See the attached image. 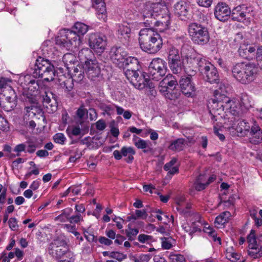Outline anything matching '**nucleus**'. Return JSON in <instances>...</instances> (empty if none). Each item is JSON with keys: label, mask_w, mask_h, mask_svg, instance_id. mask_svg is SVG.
<instances>
[{"label": "nucleus", "mask_w": 262, "mask_h": 262, "mask_svg": "<svg viewBox=\"0 0 262 262\" xmlns=\"http://www.w3.org/2000/svg\"><path fill=\"white\" fill-rule=\"evenodd\" d=\"M201 63L200 72L206 77V80L211 83L219 82V77L216 68L206 59L204 63Z\"/></svg>", "instance_id": "13"}, {"label": "nucleus", "mask_w": 262, "mask_h": 262, "mask_svg": "<svg viewBox=\"0 0 262 262\" xmlns=\"http://www.w3.org/2000/svg\"><path fill=\"white\" fill-rule=\"evenodd\" d=\"M125 70H139L140 66L137 58L130 56L127 57L124 61Z\"/></svg>", "instance_id": "28"}, {"label": "nucleus", "mask_w": 262, "mask_h": 262, "mask_svg": "<svg viewBox=\"0 0 262 262\" xmlns=\"http://www.w3.org/2000/svg\"><path fill=\"white\" fill-rule=\"evenodd\" d=\"M165 98L170 100L177 99L180 95L178 83L174 76L168 74L165 77Z\"/></svg>", "instance_id": "9"}, {"label": "nucleus", "mask_w": 262, "mask_h": 262, "mask_svg": "<svg viewBox=\"0 0 262 262\" xmlns=\"http://www.w3.org/2000/svg\"><path fill=\"white\" fill-rule=\"evenodd\" d=\"M134 144L138 148L143 149L144 152H147L151 150L150 147L151 143L149 141H145L141 139H139L136 136H134Z\"/></svg>", "instance_id": "30"}, {"label": "nucleus", "mask_w": 262, "mask_h": 262, "mask_svg": "<svg viewBox=\"0 0 262 262\" xmlns=\"http://www.w3.org/2000/svg\"><path fill=\"white\" fill-rule=\"evenodd\" d=\"M29 85L28 90L33 92L36 91H37L39 89V85L37 80H31L29 82Z\"/></svg>", "instance_id": "51"}, {"label": "nucleus", "mask_w": 262, "mask_h": 262, "mask_svg": "<svg viewBox=\"0 0 262 262\" xmlns=\"http://www.w3.org/2000/svg\"><path fill=\"white\" fill-rule=\"evenodd\" d=\"M176 241L171 236L165 237V249H169L176 246Z\"/></svg>", "instance_id": "47"}, {"label": "nucleus", "mask_w": 262, "mask_h": 262, "mask_svg": "<svg viewBox=\"0 0 262 262\" xmlns=\"http://www.w3.org/2000/svg\"><path fill=\"white\" fill-rule=\"evenodd\" d=\"M182 93L187 97L194 95L195 86L190 77L182 78L179 81Z\"/></svg>", "instance_id": "21"}, {"label": "nucleus", "mask_w": 262, "mask_h": 262, "mask_svg": "<svg viewBox=\"0 0 262 262\" xmlns=\"http://www.w3.org/2000/svg\"><path fill=\"white\" fill-rule=\"evenodd\" d=\"M176 203L178 205L177 209L181 211H184V209H188L191 205L186 201V198L184 195H180L177 198Z\"/></svg>", "instance_id": "34"}, {"label": "nucleus", "mask_w": 262, "mask_h": 262, "mask_svg": "<svg viewBox=\"0 0 262 262\" xmlns=\"http://www.w3.org/2000/svg\"><path fill=\"white\" fill-rule=\"evenodd\" d=\"M72 29H73L74 31L80 37V36H83L88 32L89 27L84 23L76 22L72 27Z\"/></svg>", "instance_id": "33"}, {"label": "nucleus", "mask_w": 262, "mask_h": 262, "mask_svg": "<svg viewBox=\"0 0 262 262\" xmlns=\"http://www.w3.org/2000/svg\"><path fill=\"white\" fill-rule=\"evenodd\" d=\"M69 250L66 241L59 238L54 239L48 247L49 254L56 260Z\"/></svg>", "instance_id": "10"}, {"label": "nucleus", "mask_w": 262, "mask_h": 262, "mask_svg": "<svg viewBox=\"0 0 262 262\" xmlns=\"http://www.w3.org/2000/svg\"><path fill=\"white\" fill-rule=\"evenodd\" d=\"M227 255V257H229V259L234 262L239 259L241 257V255L239 254L232 251H228Z\"/></svg>", "instance_id": "54"}, {"label": "nucleus", "mask_w": 262, "mask_h": 262, "mask_svg": "<svg viewBox=\"0 0 262 262\" xmlns=\"http://www.w3.org/2000/svg\"><path fill=\"white\" fill-rule=\"evenodd\" d=\"M56 260L57 262H74L75 255L72 252L69 250Z\"/></svg>", "instance_id": "37"}, {"label": "nucleus", "mask_w": 262, "mask_h": 262, "mask_svg": "<svg viewBox=\"0 0 262 262\" xmlns=\"http://www.w3.org/2000/svg\"><path fill=\"white\" fill-rule=\"evenodd\" d=\"M150 258L149 254H141L135 260V262H148Z\"/></svg>", "instance_id": "60"}, {"label": "nucleus", "mask_w": 262, "mask_h": 262, "mask_svg": "<svg viewBox=\"0 0 262 262\" xmlns=\"http://www.w3.org/2000/svg\"><path fill=\"white\" fill-rule=\"evenodd\" d=\"M81 219V215L80 213H77L75 215L71 216L68 220L71 223H78Z\"/></svg>", "instance_id": "63"}, {"label": "nucleus", "mask_w": 262, "mask_h": 262, "mask_svg": "<svg viewBox=\"0 0 262 262\" xmlns=\"http://www.w3.org/2000/svg\"><path fill=\"white\" fill-rule=\"evenodd\" d=\"M227 91L224 85H220L219 89L214 92V98L210 99L208 102V108L212 110L214 114L217 112L220 115L222 111L229 113L232 115L235 116L237 114L236 110V104L230 98L226 96Z\"/></svg>", "instance_id": "1"}, {"label": "nucleus", "mask_w": 262, "mask_h": 262, "mask_svg": "<svg viewBox=\"0 0 262 262\" xmlns=\"http://www.w3.org/2000/svg\"><path fill=\"white\" fill-rule=\"evenodd\" d=\"M96 128L99 130H103L106 127L105 121L102 120H99L96 123Z\"/></svg>", "instance_id": "64"}, {"label": "nucleus", "mask_w": 262, "mask_h": 262, "mask_svg": "<svg viewBox=\"0 0 262 262\" xmlns=\"http://www.w3.org/2000/svg\"><path fill=\"white\" fill-rule=\"evenodd\" d=\"M32 70V75L35 78H41L43 81L47 82L54 79L55 68L48 59L38 57Z\"/></svg>", "instance_id": "4"}, {"label": "nucleus", "mask_w": 262, "mask_h": 262, "mask_svg": "<svg viewBox=\"0 0 262 262\" xmlns=\"http://www.w3.org/2000/svg\"><path fill=\"white\" fill-rule=\"evenodd\" d=\"M63 227L68 232L73 233L74 235H79V233L76 231L75 226L74 225L66 224L63 225Z\"/></svg>", "instance_id": "56"}, {"label": "nucleus", "mask_w": 262, "mask_h": 262, "mask_svg": "<svg viewBox=\"0 0 262 262\" xmlns=\"http://www.w3.org/2000/svg\"><path fill=\"white\" fill-rule=\"evenodd\" d=\"M87 61L83 67L89 79L94 80L100 74V68L97 60Z\"/></svg>", "instance_id": "19"}, {"label": "nucleus", "mask_w": 262, "mask_h": 262, "mask_svg": "<svg viewBox=\"0 0 262 262\" xmlns=\"http://www.w3.org/2000/svg\"><path fill=\"white\" fill-rule=\"evenodd\" d=\"M8 79L5 78H2L0 79V89H5L3 90L2 93H5L7 94V92H9V91L8 90V89L9 87H10V86L8 85Z\"/></svg>", "instance_id": "55"}, {"label": "nucleus", "mask_w": 262, "mask_h": 262, "mask_svg": "<svg viewBox=\"0 0 262 262\" xmlns=\"http://www.w3.org/2000/svg\"><path fill=\"white\" fill-rule=\"evenodd\" d=\"M238 113L235 115L230 117L231 125H236V130L237 133H240L241 136H245L247 133H249L250 126L248 122L242 119H238L236 120L234 116H236Z\"/></svg>", "instance_id": "23"}, {"label": "nucleus", "mask_w": 262, "mask_h": 262, "mask_svg": "<svg viewBox=\"0 0 262 262\" xmlns=\"http://www.w3.org/2000/svg\"><path fill=\"white\" fill-rule=\"evenodd\" d=\"M247 241L249 243V248L251 250H257L260 246L257 243L255 231L251 230L250 234L247 236Z\"/></svg>", "instance_id": "35"}, {"label": "nucleus", "mask_w": 262, "mask_h": 262, "mask_svg": "<svg viewBox=\"0 0 262 262\" xmlns=\"http://www.w3.org/2000/svg\"><path fill=\"white\" fill-rule=\"evenodd\" d=\"M135 214L137 219L141 218L146 219L148 215L147 211L145 210H136L135 211Z\"/></svg>", "instance_id": "59"}, {"label": "nucleus", "mask_w": 262, "mask_h": 262, "mask_svg": "<svg viewBox=\"0 0 262 262\" xmlns=\"http://www.w3.org/2000/svg\"><path fill=\"white\" fill-rule=\"evenodd\" d=\"M90 48L98 54L103 53L106 46V37L99 33H91L89 37Z\"/></svg>", "instance_id": "12"}, {"label": "nucleus", "mask_w": 262, "mask_h": 262, "mask_svg": "<svg viewBox=\"0 0 262 262\" xmlns=\"http://www.w3.org/2000/svg\"><path fill=\"white\" fill-rule=\"evenodd\" d=\"M80 37L74 30L63 29L59 32L56 39V43L61 47L70 49L72 46L76 47L80 43Z\"/></svg>", "instance_id": "8"}, {"label": "nucleus", "mask_w": 262, "mask_h": 262, "mask_svg": "<svg viewBox=\"0 0 262 262\" xmlns=\"http://www.w3.org/2000/svg\"><path fill=\"white\" fill-rule=\"evenodd\" d=\"M229 214V212H224L220 215H218L215 220L214 223L215 224L223 225L226 223L228 220V217H223V215Z\"/></svg>", "instance_id": "45"}, {"label": "nucleus", "mask_w": 262, "mask_h": 262, "mask_svg": "<svg viewBox=\"0 0 262 262\" xmlns=\"http://www.w3.org/2000/svg\"><path fill=\"white\" fill-rule=\"evenodd\" d=\"M60 85L64 89L65 93H69L73 89V80L70 79H66L60 83Z\"/></svg>", "instance_id": "39"}, {"label": "nucleus", "mask_w": 262, "mask_h": 262, "mask_svg": "<svg viewBox=\"0 0 262 262\" xmlns=\"http://www.w3.org/2000/svg\"><path fill=\"white\" fill-rule=\"evenodd\" d=\"M214 13L218 20L225 21L228 20L231 14V10L226 4L219 3L215 7Z\"/></svg>", "instance_id": "22"}, {"label": "nucleus", "mask_w": 262, "mask_h": 262, "mask_svg": "<svg viewBox=\"0 0 262 262\" xmlns=\"http://www.w3.org/2000/svg\"><path fill=\"white\" fill-rule=\"evenodd\" d=\"M248 255L253 258H258L262 256V246L259 247L257 250L248 251Z\"/></svg>", "instance_id": "48"}, {"label": "nucleus", "mask_w": 262, "mask_h": 262, "mask_svg": "<svg viewBox=\"0 0 262 262\" xmlns=\"http://www.w3.org/2000/svg\"><path fill=\"white\" fill-rule=\"evenodd\" d=\"M163 6L164 3H154L149 2L146 3L143 10L144 17L149 18L152 16L155 17L161 16V17L163 18Z\"/></svg>", "instance_id": "16"}, {"label": "nucleus", "mask_w": 262, "mask_h": 262, "mask_svg": "<svg viewBox=\"0 0 262 262\" xmlns=\"http://www.w3.org/2000/svg\"><path fill=\"white\" fill-rule=\"evenodd\" d=\"M122 157H126L124 161L127 163H131L134 160L133 156L135 155L136 152L133 147L123 146L121 149Z\"/></svg>", "instance_id": "29"}, {"label": "nucleus", "mask_w": 262, "mask_h": 262, "mask_svg": "<svg viewBox=\"0 0 262 262\" xmlns=\"http://www.w3.org/2000/svg\"><path fill=\"white\" fill-rule=\"evenodd\" d=\"M73 209L71 208H67L64 209L62 211V212L61 214L59 215L56 217V220H59L61 222H64L65 219L63 218L64 217L66 219L69 220L71 217V214L72 213Z\"/></svg>", "instance_id": "38"}, {"label": "nucleus", "mask_w": 262, "mask_h": 262, "mask_svg": "<svg viewBox=\"0 0 262 262\" xmlns=\"http://www.w3.org/2000/svg\"><path fill=\"white\" fill-rule=\"evenodd\" d=\"M78 58L81 63L85 64L87 61L96 60L92 50L88 48H83L78 52Z\"/></svg>", "instance_id": "27"}, {"label": "nucleus", "mask_w": 262, "mask_h": 262, "mask_svg": "<svg viewBox=\"0 0 262 262\" xmlns=\"http://www.w3.org/2000/svg\"><path fill=\"white\" fill-rule=\"evenodd\" d=\"M169 66L173 73H178L181 70V61L178 50L172 47L168 52Z\"/></svg>", "instance_id": "18"}, {"label": "nucleus", "mask_w": 262, "mask_h": 262, "mask_svg": "<svg viewBox=\"0 0 262 262\" xmlns=\"http://www.w3.org/2000/svg\"><path fill=\"white\" fill-rule=\"evenodd\" d=\"M118 34L124 36V37H128V35L130 33V29L125 25H119L118 30Z\"/></svg>", "instance_id": "43"}, {"label": "nucleus", "mask_w": 262, "mask_h": 262, "mask_svg": "<svg viewBox=\"0 0 262 262\" xmlns=\"http://www.w3.org/2000/svg\"><path fill=\"white\" fill-rule=\"evenodd\" d=\"M190 5L183 1L178 2L174 7L175 13L182 20H186L190 17Z\"/></svg>", "instance_id": "20"}, {"label": "nucleus", "mask_w": 262, "mask_h": 262, "mask_svg": "<svg viewBox=\"0 0 262 262\" xmlns=\"http://www.w3.org/2000/svg\"><path fill=\"white\" fill-rule=\"evenodd\" d=\"M21 99L23 101L28 102L31 104L34 103L35 102L34 95L31 94L28 91L23 92L21 96Z\"/></svg>", "instance_id": "41"}, {"label": "nucleus", "mask_w": 262, "mask_h": 262, "mask_svg": "<svg viewBox=\"0 0 262 262\" xmlns=\"http://www.w3.org/2000/svg\"><path fill=\"white\" fill-rule=\"evenodd\" d=\"M53 139L56 143L63 144L66 140V138L62 133H57L54 136Z\"/></svg>", "instance_id": "50"}, {"label": "nucleus", "mask_w": 262, "mask_h": 262, "mask_svg": "<svg viewBox=\"0 0 262 262\" xmlns=\"http://www.w3.org/2000/svg\"><path fill=\"white\" fill-rule=\"evenodd\" d=\"M185 140L179 138L171 142L168 148L172 151H179L183 149L185 146Z\"/></svg>", "instance_id": "31"}, {"label": "nucleus", "mask_w": 262, "mask_h": 262, "mask_svg": "<svg viewBox=\"0 0 262 262\" xmlns=\"http://www.w3.org/2000/svg\"><path fill=\"white\" fill-rule=\"evenodd\" d=\"M167 12L165 11V19H166V24L165 25V32L166 31H168L167 33L168 34H171L172 32H173L174 31V26H171V14L169 13V11L167 9Z\"/></svg>", "instance_id": "36"}, {"label": "nucleus", "mask_w": 262, "mask_h": 262, "mask_svg": "<svg viewBox=\"0 0 262 262\" xmlns=\"http://www.w3.org/2000/svg\"><path fill=\"white\" fill-rule=\"evenodd\" d=\"M151 238V237L150 236L144 234H140L138 237V241L142 243L147 242L150 241Z\"/></svg>", "instance_id": "62"}, {"label": "nucleus", "mask_w": 262, "mask_h": 262, "mask_svg": "<svg viewBox=\"0 0 262 262\" xmlns=\"http://www.w3.org/2000/svg\"><path fill=\"white\" fill-rule=\"evenodd\" d=\"M148 70L149 72V77H151L153 80L159 81L158 89L159 92L164 93V61L161 59L153 60L150 63Z\"/></svg>", "instance_id": "7"}, {"label": "nucleus", "mask_w": 262, "mask_h": 262, "mask_svg": "<svg viewBox=\"0 0 262 262\" xmlns=\"http://www.w3.org/2000/svg\"><path fill=\"white\" fill-rule=\"evenodd\" d=\"M139 70H125L124 74L126 78L136 88L142 90L146 87L149 89L154 88L153 83L150 81L149 79L146 78L145 73H143L142 75L139 76L138 74Z\"/></svg>", "instance_id": "6"}, {"label": "nucleus", "mask_w": 262, "mask_h": 262, "mask_svg": "<svg viewBox=\"0 0 262 262\" xmlns=\"http://www.w3.org/2000/svg\"><path fill=\"white\" fill-rule=\"evenodd\" d=\"M111 257L115 258L119 261H122L123 259L126 258V256L122 253L118 252H112L111 253Z\"/></svg>", "instance_id": "58"}, {"label": "nucleus", "mask_w": 262, "mask_h": 262, "mask_svg": "<svg viewBox=\"0 0 262 262\" xmlns=\"http://www.w3.org/2000/svg\"><path fill=\"white\" fill-rule=\"evenodd\" d=\"M171 262H186L183 255L170 253L168 256Z\"/></svg>", "instance_id": "44"}, {"label": "nucleus", "mask_w": 262, "mask_h": 262, "mask_svg": "<svg viewBox=\"0 0 262 262\" xmlns=\"http://www.w3.org/2000/svg\"><path fill=\"white\" fill-rule=\"evenodd\" d=\"M250 11L252 12L251 8H248L245 5L238 6L231 11V16L234 20L243 21L252 16Z\"/></svg>", "instance_id": "17"}, {"label": "nucleus", "mask_w": 262, "mask_h": 262, "mask_svg": "<svg viewBox=\"0 0 262 262\" xmlns=\"http://www.w3.org/2000/svg\"><path fill=\"white\" fill-rule=\"evenodd\" d=\"M9 128V124L6 119L3 117L0 113V129L3 131H7Z\"/></svg>", "instance_id": "49"}, {"label": "nucleus", "mask_w": 262, "mask_h": 262, "mask_svg": "<svg viewBox=\"0 0 262 262\" xmlns=\"http://www.w3.org/2000/svg\"><path fill=\"white\" fill-rule=\"evenodd\" d=\"M255 46L249 45H242L238 49V53L241 57L248 60H252L255 58Z\"/></svg>", "instance_id": "24"}, {"label": "nucleus", "mask_w": 262, "mask_h": 262, "mask_svg": "<svg viewBox=\"0 0 262 262\" xmlns=\"http://www.w3.org/2000/svg\"><path fill=\"white\" fill-rule=\"evenodd\" d=\"M84 237L89 242L96 243L97 242V237L91 232H90L88 230L84 231Z\"/></svg>", "instance_id": "53"}, {"label": "nucleus", "mask_w": 262, "mask_h": 262, "mask_svg": "<svg viewBox=\"0 0 262 262\" xmlns=\"http://www.w3.org/2000/svg\"><path fill=\"white\" fill-rule=\"evenodd\" d=\"M231 72L235 79L242 84H247L255 79L258 68L254 63L239 62L232 67Z\"/></svg>", "instance_id": "3"}, {"label": "nucleus", "mask_w": 262, "mask_h": 262, "mask_svg": "<svg viewBox=\"0 0 262 262\" xmlns=\"http://www.w3.org/2000/svg\"><path fill=\"white\" fill-rule=\"evenodd\" d=\"M139 42L142 50L150 54L157 53L163 46V39L152 28H144L139 32Z\"/></svg>", "instance_id": "2"}, {"label": "nucleus", "mask_w": 262, "mask_h": 262, "mask_svg": "<svg viewBox=\"0 0 262 262\" xmlns=\"http://www.w3.org/2000/svg\"><path fill=\"white\" fill-rule=\"evenodd\" d=\"M139 229L137 228H128V229L125 230L126 236L128 240L133 241L135 239L136 236L139 233Z\"/></svg>", "instance_id": "42"}, {"label": "nucleus", "mask_w": 262, "mask_h": 262, "mask_svg": "<svg viewBox=\"0 0 262 262\" xmlns=\"http://www.w3.org/2000/svg\"><path fill=\"white\" fill-rule=\"evenodd\" d=\"M189 35L195 44L204 45L210 39L208 29L205 26L197 23H192L188 26Z\"/></svg>", "instance_id": "5"}, {"label": "nucleus", "mask_w": 262, "mask_h": 262, "mask_svg": "<svg viewBox=\"0 0 262 262\" xmlns=\"http://www.w3.org/2000/svg\"><path fill=\"white\" fill-rule=\"evenodd\" d=\"M8 223L9 227L12 230L16 231L18 230L17 221L15 217H11L8 221Z\"/></svg>", "instance_id": "52"}, {"label": "nucleus", "mask_w": 262, "mask_h": 262, "mask_svg": "<svg viewBox=\"0 0 262 262\" xmlns=\"http://www.w3.org/2000/svg\"><path fill=\"white\" fill-rule=\"evenodd\" d=\"M72 71L70 72L72 75L73 80L77 82H80L84 78V72L80 67H74L72 69Z\"/></svg>", "instance_id": "32"}, {"label": "nucleus", "mask_w": 262, "mask_h": 262, "mask_svg": "<svg viewBox=\"0 0 262 262\" xmlns=\"http://www.w3.org/2000/svg\"><path fill=\"white\" fill-rule=\"evenodd\" d=\"M26 148V145L24 143H21L17 145L14 148V151L17 152L16 156H20V152L25 151Z\"/></svg>", "instance_id": "57"}, {"label": "nucleus", "mask_w": 262, "mask_h": 262, "mask_svg": "<svg viewBox=\"0 0 262 262\" xmlns=\"http://www.w3.org/2000/svg\"><path fill=\"white\" fill-rule=\"evenodd\" d=\"M43 103L44 105H46V107H48V105L52 107L53 103H52V99L50 98V96L48 95V94L46 93L45 95L43 96Z\"/></svg>", "instance_id": "61"}, {"label": "nucleus", "mask_w": 262, "mask_h": 262, "mask_svg": "<svg viewBox=\"0 0 262 262\" xmlns=\"http://www.w3.org/2000/svg\"><path fill=\"white\" fill-rule=\"evenodd\" d=\"M66 133L70 138L73 136H77L80 134L81 129L79 126L68 127L66 129Z\"/></svg>", "instance_id": "40"}, {"label": "nucleus", "mask_w": 262, "mask_h": 262, "mask_svg": "<svg viewBox=\"0 0 262 262\" xmlns=\"http://www.w3.org/2000/svg\"><path fill=\"white\" fill-rule=\"evenodd\" d=\"M251 136L250 142L254 144H257L262 141V130L256 125L251 127L249 132Z\"/></svg>", "instance_id": "26"}, {"label": "nucleus", "mask_w": 262, "mask_h": 262, "mask_svg": "<svg viewBox=\"0 0 262 262\" xmlns=\"http://www.w3.org/2000/svg\"><path fill=\"white\" fill-rule=\"evenodd\" d=\"M8 90L10 95L7 96L6 93L0 94V105L5 111L10 112L16 106V95L11 87H9Z\"/></svg>", "instance_id": "14"}, {"label": "nucleus", "mask_w": 262, "mask_h": 262, "mask_svg": "<svg viewBox=\"0 0 262 262\" xmlns=\"http://www.w3.org/2000/svg\"><path fill=\"white\" fill-rule=\"evenodd\" d=\"M205 59L201 55L187 57L185 61H183V67L185 72L189 76L194 75L198 69L200 71L201 65L205 62Z\"/></svg>", "instance_id": "11"}, {"label": "nucleus", "mask_w": 262, "mask_h": 262, "mask_svg": "<svg viewBox=\"0 0 262 262\" xmlns=\"http://www.w3.org/2000/svg\"><path fill=\"white\" fill-rule=\"evenodd\" d=\"M27 145H26V152L29 154H32L34 152L36 149L40 147L37 145V144L35 143L33 141H28L27 142Z\"/></svg>", "instance_id": "46"}, {"label": "nucleus", "mask_w": 262, "mask_h": 262, "mask_svg": "<svg viewBox=\"0 0 262 262\" xmlns=\"http://www.w3.org/2000/svg\"><path fill=\"white\" fill-rule=\"evenodd\" d=\"M177 162V159L173 158L169 162L165 164V171H167V176L165 178V181L166 180H170L175 173L178 172L179 168L176 165Z\"/></svg>", "instance_id": "25"}, {"label": "nucleus", "mask_w": 262, "mask_h": 262, "mask_svg": "<svg viewBox=\"0 0 262 262\" xmlns=\"http://www.w3.org/2000/svg\"><path fill=\"white\" fill-rule=\"evenodd\" d=\"M110 56L114 63L119 68H122L124 66V61L127 58V53L123 48L115 46L111 49Z\"/></svg>", "instance_id": "15"}]
</instances>
